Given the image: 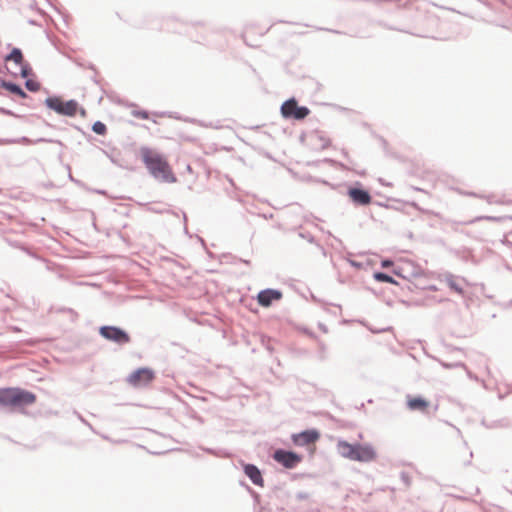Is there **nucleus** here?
Listing matches in <instances>:
<instances>
[{
	"label": "nucleus",
	"instance_id": "obj_1",
	"mask_svg": "<svg viewBox=\"0 0 512 512\" xmlns=\"http://www.w3.org/2000/svg\"><path fill=\"white\" fill-rule=\"evenodd\" d=\"M141 155L146 168L156 180L163 183L176 182L167 160L161 154L142 148Z\"/></svg>",
	"mask_w": 512,
	"mask_h": 512
},
{
	"label": "nucleus",
	"instance_id": "obj_2",
	"mask_svg": "<svg viewBox=\"0 0 512 512\" xmlns=\"http://www.w3.org/2000/svg\"><path fill=\"white\" fill-rule=\"evenodd\" d=\"M36 395L20 387L0 388V406L19 408L33 404Z\"/></svg>",
	"mask_w": 512,
	"mask_h": 512
},
{
	"label": "nucleus",
	"instance_id": "obj_3",
	"mask_svg": "<svg viewBox=\"0 0 512 512\" xmlns=\"http://www.w3.org/2000/svg\"><path fill=\"white\" fill-rule=\"evenodd\" d=\"M44 104L48 109L62 116L74 117L78 111H80L82 116L86 114L85 109L80 108L75 99L63 101L60 96L54 95L47 97Z\"/></svg>",
	"mask_w": 512,
	"mask_h": 512
},
{
	"label": "nucleus",
	"instance_id": "obj_4",
	"mask_svg": "<svg viewBox=\"0 0 512 512\" xmlns=\"http://www.w3.org/2000/svg\"><path fill=\"white\" fill-rule=\"evenodd\" d=\"M280 112L283 118L297 121L305 119L310 114L309 108L306 106H299L294 97L289 98L282 103Z\"/></svg>",
	"mask_w": 512,
	"mask_h": 512
},
{
	"label": "nucleus",
	"instance_id": "obj_5",
	"mask_svg": "<svg viewBox=\"0 0 512 512\" xmlns=\"http://www.w3.org/2000/svg\"><path fill=\"white\" fill-rule=\"evenodd\" d=\"M155 378V373L152 369L141 367L130 373L127 377V382L134 388H142L150 384Z\"/></svg>",
	"mask_w": 512,
	"mask_h": 512
},
{
	"label": "nucleus",
	"instance_id": "obj_6",
	"mask_svg": "<svg viewBox=\"0 0 512 512\" xmlns=\"http://www.w3.org/2000/svg\"><path fill=\"white\" fill-rule=\"evenodd\" d=\"M99 334L106 340L112 341L119 345H123L130 342L129 334L124 329L117 326H101L99 328Z\"/></svg>",
	"mask_w": 512,
	"mask_h": 512
},
{
	"label": "nucleus",
	"instance_id": "obj_7",
	"mask_svg": "<svg viewBox=\"0 0 512 512\" xmlns=\"http://www.w3.org/2000/svg\"><path fill=\"white\" fill-rule=\"evenodd\" d=\"M272 458L287 469L295 468L302 461L300 454L282 448L276 449L273 452Z\"/></svg>",
	"mask_w": 512,
	"mask_h": 512
},
{
	"label": "nucleus",
	"instance_id": "obj_8",
	"mask_svg": "<svg viewBox=\"0 0 512 512\" xmlns=\"http://www.w3.org/2000/svg\"><path fill=\"white\" fill-rule=\"evenodd\" d=\"M347 195L357 206H367L372 201V197L369 191L363 188L359 183H357L356 186L349 187L347 190Z\"/></svg>",
	"mask_w": 512,
	"mask_h": 512
},
{
	"label": "nucleus",
	"instance_id": "obj_9",
	"mask_svg": "<svg viewBox=\"0 0 512 512\" xmlns=\"http://www.w3.org/2000/svg\"><path fill=\"white\" fill-rule=\"evenodd\" d=\"M376 458H377V453L371 444L357 443V449H356V451L353 455V459L351 461L369 463V462L374 461Z\"/></svg>",
	"mask_w": 512,
	"mask_h": 512
},
{
	"label": "nucleus",
	"instance_id": "obj_10",
	"mask_svg": "<svg viewBox=\"0 0 512 512\" xmlns=\"http://www.w3.org/2000/svg\"><path fill=\"white\" fill-rule=\"evenodd\" d=\"M320 437V433L316 429H307L300 433L292 435V441L296 446H306L316 442Z\"/></svg>",
	"mask_w": 512,
	"mask_h": 512
},
{
	"label": "nucleus",
	"instance_id": "obj_11",
	"mask_svg": "<svg viewBox=\"0 0 512 512\" xmlns=\"http://www.w3.org/2000/svg\"><path fill=\"white\" fill-rule=\"evenodd\" d=\"M282 298V292L278 289L267 288L257 294L258 304L262 307H269L274 301Z\"/></svg>",
	"mask_w": 512,
	"mask_h": 512
},
{
	"label": "nucleus",
	"instance_id": "obj_12",
	"mask_svg": "<svg viewBox=\"0 0 512 512\" xmlns=\"http://www.w3.org/2000/svg\"><path fill=\"white\" fill-rule=\"evenodd\" d=\"M441 280H443L448 285V287L451 290L455 291L457 294H459V295H463L464 294L463 286L460 283V282H464L465 281L463 278L455 276V275H453L450 272H446V273H444L442 275Z\"/></svg>",
	"mask_w": 512,
	"mask_h": 512
},
{
	"label": "nucleus",
	"instance_id": "obj_13",
	"mask_svg": "<svg viewBox=\"0 0 512 512\" xmlns=\"http://www.w3.org/2000/svg\"><path fill=\"white\" fill-rule=\"evenodd\" d=\"M244 473L254 485L263 486L264 480L260 469L254 464H245Z\"/></svg>",
	"mask_w": 512,
	"mask_h": 512
},
{
	"label": "nucleus",
	"instance_id": "obj_14",
	"mask_svg": "<svg viewBox=\"0 0 512 512\" xmlns=\"http://www.w3.org/2000/svg\"><path fill=\"white\" fill-rule=\"evenodd\" d=\"M337 452L343 458L352 460L357 449V443L351 444L345 440H339L337 443Z\"/></svg>",
	"mask_w": 512,
	"mask_h": 512
},
{
	"label": "nucleus",
	"instance_id": "obj_15",
	"mask_svg": "<svg viewBox=\"0 0 512 512\" xmlns=\"http://www.w3.org/2000/svg\"><path fill=\"white\" fill-rule=\"evenodd\" d=\"M0 86L3 89L9 91L10 93L17 95L20 98L25 99L28 97L27 93L23 90V88L19 84L14 83L12 81L1 79Z\"/></svg>",
	"mask_w": 512,
	"mask_h": 512
},
{
	"label": "nucleus",
	"instance_id": "obj_16",
	"mask_svg": "<svg viewBox=\"0 0 512 512\" xmlns=\"http://www.w3.org/2000/svg\"><path fill=\"white\" fill-rule=\"evenodd\" d=\"M407 406L412 411H423L429 406V402L423 397L419 396L408 399Z\"/></svg>",
	"mask_w": 512,
	"mask_h": 512
},
{
	"label": "nucleus",
	"instance_id": "obj_17",
	"mask_svg": "<svg viewBox=\"0 0 512 512\" xmlns=\"http://www.w3.org/2000/svg\"><path fill=\"white\" fill-rule=\"evenodd\" d=\"M6 61H13L17 65H22L24 58L21 49L14 47L9 54L5 56Z\"/></svg>",
	"mask_w": 512,
	"mask_h": 512
},
{
	"label": "nucleus",
	"instance_id": "obj_18",
	"mask_svg": "<svg viewBox=\"0 0 512 512\" xmlns=\"http://www.w3.org/2000/svg\"><path fill=\"white\" fill-rule=\"evenodd\" d=\"M21 142L25 144H37L41 142H49V143H56L60 146H63V143L60 140H54V139H47V138H38L36 140H32L28 137H22Z\"/></svg>",
	"mask_w": 512,
	"mask_h": 512
},
{
	"label": "nucleus",
	"instance_id": "obj_19",
	"mask_svg": "<svg viewBox=\"0 0 512 512\" xmlns=\"http://www.w3.org/2000/svg\"><path fill=\"white\" fill-rule=\"evenodd\" d=\"M373 278L378 282L397 284V281L392 276L384 272H375Z\"/></svg>",
	"mask_w": 512,
	"mask_h": 512
},
{
	"label": "nucleus",
	"instance_id": "obj_20",
	"mask_svg": "<svg viewBox=\"0 0 512 512\" xmlns=\"http://www.w3.org/2000/svg\"><path fill=\"white\" fill-rule=\"evenodd\" d=\"M480 220H487V221H500V220H505V221H509L512 223V217L511 216H507V217H495V216H479V217H476L475 219L473 220H470L468 222H466L465 224H472L474 222H477V221H480Z\"/></svg>",
	"mask_w": 512,
	"mask_h": 512
},
{
	"label": "nucleus",
	"instance_id": "obj_21",
	"mask_svg": "<svg viewBox=\"0 0 512 512\" xmlns=\"http://www.w3.org/2000/svg\"><path fill=\"white\" fill-rule=\"evenodd\" d=\"M92 131L97 135H104L107 131V127L103 122L96 121L92 125Z\"/></svg>",
	"mask_w": 512,
	"mask_h": 512
},
{
	"label": "nucleus",
	"instance_id": "obj_22",
	"mask_svg": "<svg viewBox=\"0 0 512 512\" xmlns=\"http://www.w3.org/2000/svg\"><path fill=\"white\" fill-rule=\"evenodd\" d=\"M25 87L30 92H37L40 89V83L32 79L25 81Z\"/></svg>",
	"mask_w": 512,
	"mask_h": 512
},
{
	"label": "nucleus",
	"instance_id": "obj_23",
	"mask_svg": "<svg viewBox=\"0 0 512 512\" xmlns=\"http://www.w3.org/2000/svg\"><path fill=\"white\" fill-rule=\"evenodd\" d=\"M467 195L469 196H473V197H479V198H483L485 199L489 204H492V203H501L500 201L496 200L494 198L493 195H487V196H483V195H478L474 192H471V193H468Z\"/></svg>",
	"mask_w": 512,
	"mask_h": 512
},
{
	"label": "nucleus",
	"instance_id": "obj_24",
	"mask_svg": "<svg viewBox=\"0 0 512 512\" xmlns=\"http://www.w3.org/2000/svg\"><path fill=\"white\" fill-rule=\"evenodd\" d=\"M440 364L442 367H444L446 369H453V368H458V367L466 368V366L463 362L446 363V362L440 361Z\"/></svg>",
	"mask_w": 512,
	"mask_h": 512
},
{
	"label": "nucleus",
	"instance_id": "obj_25",
	"mask_svg": "<svg viewBox=\"0 0 512 512\" xmlns=\"http://www.w3.org/2000/svg\"><path fill=\"white\" fill-rule=\"evenodd\" d=\"M20 74L23 78H27L28 76H30L32 74L31 66L28 63H22Z\"/></svg>",
	"mask_w": 512,
	"mask_h": 512
},
{
	"label": "nucleus",
	"instance_id": "obj_26",
	"mask_svg": "<svg viewBox=\"0 0 512 512\" xmlns=\"http://www.w3.org/2000/svg\"><path fill=\"white\" fill-rule=\"evenodd\" d=\"M202 450L217 457H222L224 455L222 450H215L212 448H202Z\"/></svg>",
	"mask_w": 512,
	"mask_h": 512
},
{
	"label": "nucleus",
	"instance_id": "obj_27",
	"mask_svg": "<svg viewBox=\"0 0 512 512\" xmlns=\"http://www.w3.org/2000/svg\"><path fill=\"white\" fill-rule=\"evenodd\" d=\"M299 236L301 238H303V239H306L310 243H314L315 242L314 236L312 234L308 233V232L307 233L300 232Z\"/></svg>",
	"mask_w": 512,
	"mask_h": 512
},
{
	"label": "nucleus",
	"instance_id": "obj_28",
	"mask_svg": "<svg viewBox=\"0 0 512 512\" xmlns=\"http://www.w3.org/2000/svg\"><path fill=\"white\" fill-rule=\"evenodd\" d=\"M134 115H135V116H137V117H139V118H141V119H148V117H149L148 112H147V111H144V110H142V111H136V112L134 113Z\"/></svg>",
	"mask_w": 512,
	"mask_h": 512
},
{
	"label": "nucleus",
	"instance_id": "obj_29",
	"mask_svg": "<svg viewBox=\"0 0 512 512\" xmlns=\"http://www.w3.org/2000/svg\"><path fill=\"white\" fill-rule=\"evenodd\" d=\"M0 113L3 114V115L18 117L13 111H11L9 109H6V108H3V107H0Z\"/></svg>",
	"mask_w": 512,
	"mask_h": 512
},
{
	"label": "nucleus",
	"instance_id": "obj_30",
	"mask_svg": "<svg viewBox=\"0 0 512 512\" xmlns=\"http://www.w3.org/2000/svg\"><path fill=\"white\" fill-rule=\"evenodd\" d=\"M308 498H309V494H308V493H306V492L301 491V492H298V493L296 494V499H297V500H306V499H308Z\"/></svg>",
	"mask_w": 512,
	"mask_h": 512
},
{
	"label": "nucleus",
	"instance_id": "obj_31",
	"mask_svg": "<svg viewBox=\"0 0 512 512\" xmlns=\"http://www.w3.org/2000/svg\"><path fill=\"white\" fill-rule=\"evenodd\" d=\"M381 266L383 268H389V267L393 266V261L391 259H383L381 261Z\"/></svg>",
	"mask_w": 512,
	"mask_h": 512
},
{
	"label": "nucleus",
	"instance_id": "obj_32",
	"mask_svg": "<svg viewBox=\"0 0 512 512\" xmlns=\"http://www.w3.org/2000/svg\"><path fill=\"white\" fill-rule=\"evenodd\" d=\"M75 414L77 415L78 419H79L82 423H84V424H85V425H87V426H88L92 431H94V429H93L92 425H91L88 421H86V420L83 418V416H82L81 414H79L78 412H75Z\"/></svg>",
	"mask_w": 512,
	"mask_h": 512
},
{
	"label": "nucleus",
	"instance_id": "obj_33",
	"mask_svg": "<svg viewBox=\"0 0 512 512\" xmlns=\"http://www.w3.org/2000/svg\"><path fill=\"white\" fill-rule=\"evenodd\" d=\"M401 478L403 479V481H405V483H408V475L405 472L401 473Z\"/></svg>",
	"mask_w": 512,
	"mask_h": 512
},
{
	"label": "nucleus",
	"instance_id": "obj_34",
	"mask_svg": "<svg viewBox=\"0 0 512 512\" xmlns=\"http://www.w3.org/2000/svg\"><path fill=\"white\" fill-rule=\"evenodd\" d=\"M351 265L354 267H360L361 265L357 263L356 261H350Z\"/></svg>",
	"mask_w": 512,
	"mask_h": 512
},
{
	"label": "nucleus",
	"instance_id": "obj_35",
	"mask_svg": "<svg viewBox=\"0 0 512 512\" xmlns=\"http://www.w3.org/2000/svg\"><path fill=\"white\" fill-rule=\"evenodd\" d=\"M329 145V142L327 140H323L322 148H326Z\"/></svg>",
	"mask_w": 512,
	"mask_h": 512
},
{
	"label": "nucleus",
	"instance_id": "obj_36",
	"mask_svg": "<svg viewBox=\"0 0 512 512\" xmlns=\"http://www.w3.org/2000/svg\"><path fill=\"white\" fill-rule=\"evenodd\" d=\"M320 30H324L323 28H319ZM327 31H331L333 33H336V34H340L341 32L340 31H337V30H329V29H326Z\"/></svg>",
	"mask_w": 512,
	"mask_h": 512
},
{
	"label": "nucleus",
	"instance_id": "obj_37",
	"mask_svg": "<svg viewBox=\"0 0 512 512\" xmlns=\"http://www.w3.org/2000/svg\"><path fill=\"white\" fill-rule=\"evenodd\" d=\"M393 273H394L395 275H397V276H401V273H400V271H399L398 269H394V270H393Z\"/></svg>",
	"mask_w": 512,
	"mask_h": 512
},
{
	"label": "nucleus",
	"instance_id": "obj_38",
	"mask_svg": "<svg viewBox=\"0 0 512 512\" xmlns=\"http://www.w3.org/2000/svg\"><path fill=\"white\" fill-rule=\"evenodd\" d=\"M97 193H99V194H104V191H102V190H98V191H97Z\"/></svg>",
	"mask_w": 512,
	"mask_h": 512
},
{
	"label": "nucleus",
	"instance_id": "obj_39",
	"mask_svg": "<svg viewBox=\"0 0 512 512\" xmlns=\"http://www.w3.org/2000/svg\"><path fill=\"white\" fill-rule=\"evenodd\" d=\"M69 178H70L72 181H74V178H73V176H72L71 174H69Z\"/></svg>",
	"mask_w": 512,
	"mask_h": 512
}]
</instances>
